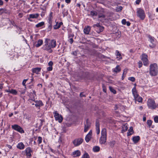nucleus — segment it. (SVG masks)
Here are the masks:
<instances>
[{
    "mask_svg": "<svg viewBox=\"0 0 158 158\" xmlns=\"http://www.w3.org/2000/svg\"><path fill=\"white\" fill-rule=\"evenodd\" d=\"M141 0H136V3L137 4H139V2H140Z\"/></svg>",
    "mask_w": 158,
    "mask_h": 158,
    "instance_id": "61",
    "label": "nucleus"
},
{
    "mask_svg": "<svg viewBox=\"0 0 158 158\" xmlns=\"http://www.w3.org/2000/svg\"><path fill=\"white\" fill-rule=\"evenodd\" d=\"M137 16L141 20H143L145 17L144 11L142 9H138L137 11Z\"/></svg>",
    "mask_w": 158,
    "mask_h": 158,
    "instance_id": "5",
    "label": "nucleus"
},
{
    "mask_svg": "<svg viewBox=\"0 0 158 158\" xmlns=\"http://www.w3.org/2000/svg\"><path fill=\"white\" fill-rule=\"evenodd\" d=\"M80 95L81 97L85 96V95L83 94V93L82 92L80 93Z\"/></svg>",
    "mask_w": 158,
    "mask_h": 158,
    "instance_id": "58",
    "label": "nucleus"
},
{
    "mask_svg": "<svg viewBox=\"0 0 158 158\" xmlns=\"http://www.w3.org/2000/svg\"><path fill=\"white\" fill-rule=\"evenodd\" d=\"M6 10L3 9H0V15L3 13H6Z\"/></svg>",
    "mask_w": 158,
    "mask_h": 158,
    "instance_id": "42",
    "label": "nucleus"
},
{
    "mask_svg": "<svg viewBox=\"0 0 158 158\" xmlns=\"http://www.w3.org/2000/svg\"><path fill=\"white\" fill-rule=\"evenodd\" d=\"M49 44H50V47L51 48H54L56 46V41L54 40H50Z\"/></svg>",
    "mask_w": 158,
    "mask_h": 158,
    "instance_id": "17",
    "label": "nucleus"
},
{
    "mask_svg": "<svg viewBox=\"0 0 158 158\" xmlns=\"http://www.w3.org/2000/svg\"><path fill=\"white\" fill-rule=\"evenodd\" d=\"M84 125V132H86L88 131L91 126V123L89 122L88 119L86 120V123H85Z\"/></svg>",
    "mask_w": 158,
    "mask_h": 158,
    "instance_id": "11",
    "label": "nucleus"
},
{
    "mask_svg": "<svg viewBox=\"0 0 158 158\" xmlns=\"http://www.w3.org/2000/svg\"><path fill=\"white\" fill-rule=\"evenodd\" d=\"M96 131L97 134L98 135L100 132V124L99 122L98 121H96Z\"/></svg>",
    "mask_w": 158,
    "mask_h": 158,
    "instance_id": "16",
    "label": "nucleus"
},
{
    "mask_svg": "<svg viewBox=\"0 0 158 158\" xmlns=\"http://www.w3.org/2000/svg\"><path fill=\"white\" fill-rule=\"evenodd\" d=\"M77 52L76 51H74L71 54L73 55L74 56H77Z\"/></svg>",
    "mask_w": 158,
    "mask_h": 158,
    "instance_id": "52",
    "label": "nucleus"
},
{
    "mask_svg": "<svg viewBox=\"0 0 158 158\" xmlns=\"http://www.w3.org/2000/svg\"><path fill=\"white\" fill-rule=\"evenodd\" d=\"M98 18H105V16L102 13H99L98 14Z\"/></svg>",
    "mask_w": 158,
    "mask_h": 158,
    "instance_id": "43",
    "label": "nucleus"
},
{
    "mask_svg": "<svg viewBox=\"0 0 158 158\" xmlns=\"http://www.w3.org/2000/svg\"><path fill=\"white\" fill-rule=\"evenodd\" d=\"M115 143V142L114 141H110L109 143V144L111 148H113L114 147Z\"/></svg>",
    "mask_w": 158,
    "mask_h": 158,
    "instance_id": "31",
    "label": "nucleus"
},
{
    "mask_svg": "<svg viewBox=\"0 0 158 158\" xmlns=\"http://www.w3.org/2000/svg\"><path fill=\"white\" fill-rule=\"evenodd\" d=\"M53 114L56 120L58 121L60 123H61L63 120V118L62 116L60 115L56 111L54 112Z\"/></svg>",
    "mask_w": 158,
    "mask_h": 158,
    "instance_id": "8",
    "label": "nucleus"
},
{
    "mask_svg": "<svg viewBox=\"0 0 158 158\" xmlns=\"http://www.w3.org/2000/svg\"><path fill=\"white\" fill-rule=\"evenodd\" d=\"M91 29L90 27L87 26V27L85 28L84 30H88V29H89V30Z\"/></svg>",
    "mask_w": 158,
    "mask_h": 158,
    "instance_id": "60",
    "label": "nucleus"
},
{
    "mask_svg": "<svg viewBox=\"0 0 158 158\" xmlns=\"http://www.w3.org/2000/svg\"><path fill=\"white\" fill-rule=\"evenodd\" d=\"M147 105L149 108L152 109H155L156 107L155 101L152 99H148Z\"/></svg>",
    "mask_w": 158,
    "mask_h": 158,
    "instance_id": "4",
    "label": "nucleus"
},
{
    "mask_svg": "<svg viewBox=\"0 0 158 158\" xmlns=\"http://www.w3.org/2000/svg\"><path fill=\"white\" fill-rule=\"evenodd\" d=\"M74 35L73 33H72L71 30H69V31H68V37L69 38H73Z\"/></svg>",
    "mask_w": 158,
    "mask_h": 158,
    "instance_id": "30",
    "label": "nucleus"
},
{
    "mask_svg": "<svg viewBox=\"0 0 158 158\" xmlns=\"http://www.w3.org/2000/svg\"><path fill=\"white\" fill-rule=\"evenodd\" d=\"M11 128L12 129L20 133H23L24 132V131L23 128L17 124H14L12 125Z\"/></svg>",
    "mask_w": 158,
    "mask_h": 158,
    "instance_id": "6",
    "label": "nucleus"
},
{
    "mask_svg": "<svg viewBox=\"0 0 158 158\" xmlns=\"http://www.w3.org/2000/svg\"><path fill=\"white\" fill-rule=\"evenodd\" d=\"M152 122L151 120H148L147 121V124L150 127L151 126Z\"/></svg>",
    "mask_w": 158,
    "mask_h": 158,
    "instance_id": "39",
    "label": "nucleus"
},
{
    "mask_svg": "<svg viewBox=\"0 0 158 158\" xmlns=\"http://www.w3.org/2000/svg\"><path fill=\"white\" fill-rule=\"evenodd\" d=\"M116 55L117 56H118L119 57V59H122V57L121 55L120 54V53L118 51L116 50Z\"/></svg>",
    "mask_w": 158,
    "mask_h": 158,
    "instance_id": "37",
    "label": "nucleus"
},
{
    "mask_svg": "<svg viewBox=\"0 0 158 158\" xmlns=\"http://www.w3.org/2000/svg\"><path fill=\"white\" fill-rule=\"evenodd\" d=\"M53 64V63L52 61H50L49 63H48V65L49 66H52H52Z\"/></svg>",
    "mask_w": 158,
    "mask_h": 158,
    "instance_id": "55",
    "label": "nucleus"
},
{
    "mask_svg": "<svg viewBox=\"0 0 158 158\" xmlns=\"http://www.w3.org/2000/svg\"><path fill=\"white\" fill-rule=\"evenodd\" d=\"M154 120L155 123H158V116H156L154 118Z\"/></svg>",
    "mask_w": 158,
    "mask_h": 158,
    "instance_id": "49",
    "label": "nucleus"
},
{
    "mask_svg": "<svg viewBox=\"0 0 158 158\" xmlns=\"http://www.w3.org/2000/svg\"><path fill=\"white\" fill-rule=\"evenodd\" d=\"M122 7L121 6H119L118 8H117L116 9V10L117 12L121 11L122 9Z\"/></svg>",
    "mask_w": 158,
    "mask_h": 158,
    "instance_id": "48",
    "label": "nucleus"
},
{
    "mask_svg": "<svg viewBox=\"0 0 158 158\" xmlns=\"http://www.w3.org/2000/svg\"><path fill=\"white\" fill-rule=\"evenodd\" d=\"M128 128V125L127 123L123 125L122 130V132L123 133L125 132Z\"/></svg>",
    "mask_w": 158,
    "mask_h": 158,
    "instance_id": "20",
    "label": "nucleus"
},
{
    "mask_svg": "<svg viewBox=\"0 0 158 158\" xmlns=\"http://www.w3.org/2000/svg\"><path fill=\"white\" fill-rule=\"evenodd\" d=\"M50 39H45L44 41V44L42 48V49L45 51H47L49 53H51L52 52V50L50 47V44H49Z\"/></svg>",
    "mask_w": 158,
    "mask_h": 158,
    "instance_id": "3",
    "label": "nucleus"
},
{
    "mask_svg": "<svg viewBox=\"0 0 158 158\" xmlns=\"http://www.w3.org/2000/svg\"><path fill=\"white\" fill-rule=\"evenodd\" d=\"M103 87V91L105 93H106V88L105 86H104L103 85L102 86Z\"/></svg>",
    "mask_w": 158,
    "mask_h": 158,
    "instance_id": "54",
    "label": "nucleus"
},
{
    "mask_svg": "<svg viewBox=\"0 0 158 158\" xmlns=\"http://www.w3.org/2000/svg\"><path fill=\"white\" fill-rule=\"evenodd\" d=\"M3 1L2 0H0V6H2L3 5Z\"/></svg>",
    "mask_w": 158,
    "mask_h": 158,
    "instance_id": "62",
    "label": "nucleus"
},
{
    "mask_svg": "<svg viewBox=\"0 0 158 158\" xmlns=\"http://www.w3.org/2000/svg\"><path fill=\"white\" fill-rule=\"evenodd\" d=\"M138 64L139 68H140L141 67H142V65H143V64L142 63V62L141 61H139Z\"/></svg>",
    "mask_w": 158,
    "mask_h": 158,
    "instance_id": "47",
    "label": "nucleus"
},
{
    "mask_svg": "<svg viewBox=\"0 0 158 158\" xmlns=\"http://www.w3.org/2000/svg\"><path fill=\"white\" fill-rule=\"evenodd\" d=\"M121 71V69L119 65H117L114 69L113 71L116 73L119 72Z\"/></svg>",
    "mask_w": 158,
    "mask_h": 158,
    "instance_id": "28",
    "label": "nucleus"
},
{
    "mask_svg": "<svg viewBox=\"0 0 158 158\" xmlns=\"http://www.w3.org/2000/svg\"><path fill=\"white\" fill-rule=\"evenodd\" d=\"M101 136L100 137L99 140V143L101 144H104L106 143V140L107 133L106 129L105 128H103L101 131Z\"/></svg>",
    "mask_w": 158,
    "mask_h": 158,
    "instance_id": "1",
    "label": "nucleus"
},
{
    "mask_svg": "<svg viewBox=\"0 0 158 158\" xmlns=\"http://www.w3.org/2000/svg\"><path fill=\"white\" fill-rule=\"evenodd\" d=\"M149 73L151 76H156L158 73V67L156 63L150 65Z\"/></svg>",
    "mask_w": 158,
    "mask_h": 158,
    "instance_id": "2",
    "label": "nucleus"
},
{
    "mask_svg": "<svg viewBox=\"0 0 158 158\" xmlns=\"http://www.w3.org/2000/svg\"><path fill=\"white\" fill-rule=\"evenodd\" d=\"M141 60L143 62V64L145 66H147L148 64V56L145 53H143L141 55Z\"/></svg>",
    "mask_w": 158,
    "mask_h": 158,
    "instance_id": "9",
    "label": "nucleus"
},
{
    "mask_svg": "<svg viewBox=\"0 0 158 158\" xmlns=\"http://www.w3.org/2000/svg\"><path fill=\"white\" fill-rule=\"evenodd\" d=\"M132 94L134 96V99L135 98H137V97H138L139 96V95L138 94L137 92L135 93H134V94Z\"/></svg>",
    "mask_w": 158,
    "mask_h": 158,
    "instance_id": "44",
    "label": "nucleus"
},
{
    "mask_svg": "<svg viewBox=\"0 0 158 158\" xmlns=\"http://www.w3.org/2000/svg\"><path fill=\"white\" fill-rule=\"evenodd\" d=\"M52 14H53L52 12H51L50 14V15H49V17H48L49 22L50 23H52L51 20L52 18Z\"/></svg>",
    "mask_w": 158,
    "mask_h": 158,
    "instance_id": "33",
    "label": "nucleus"
},
{
    "mask_svg": "<svg viewBox=\"0 0 158 158\" xmlns=\"http://www.w3.org/2000/svg\"><path fill=\"white\" fill-rule=\"evenodd\" d=\"M122 23L123 24H125L127 23L126 19H123V20H122Z\"/></svg>",
    "mask_w": 158,
    "mask_h": 158,
    "instance_id": "56",
    "label": "nucleus"
},
{
    "mask_svg": "<svg viewBox=\"0 0 158 158\" xmlns=\"http://www.w3.org/2000/svg\"><path fill=\"white\" fill-rule=\"evenodd\" d=\"M128 131L129 132L127 133V135L129 136L131 135L133 133V130L132 127H130Z\"/></svg>",
    "mask_w": 158,
    "mask_h": 158,
    "instance_id": "24",
    "label": "nucleus"
},
{
    "mask_svg": "<svg viewBox=\"0 0 158 158\" xmlns=\"http://www.w3.org/2000/svg\"><path fill=\"white\" fill-rule=\"evenodd\" d=\"M39 16V14H32L29 15V17H30V18L36 19Z\"/></svg>",
    "mask_w": 158,
    "mask_h": 158,
    "instance_id": "22",
    "label": "nucleus"
},
{
    "mask_svg": "<svg viewBox=\"0 0 158 158\" xmlns=\"http://www.w3.org/2000/svg\"><path fill=\"white\" fill-rule=\"evenodd\" d=\"M44 22H40L36 25V27H41L44 25Z\"/></svg>",
    "mask_w": 158,
    "mask_h": 158,
    "instance_id": "32",
    "label": "nucleus"
},
{
    "mask_svg": "<svg viewBox=\"0 0 158 158\" xmlns=\"http://www.w3.org/2000/svg\"><path fill=\"white\" fill-rule=\"evenodd\" d=\"M109 89L111 92H112L114 94H115L116 93V91L114 89L113 87H112L111 86H109Z\"/></svg>",
    "mask_w": 158,
    "mask_h": 158,
    "instance_id": "34",
    "label": "nucleus"
},
{
    "mask_svg": "<svg viewBox=\"0 0 158 158\" xmlns=\"http://www.w3.org/2000/svg\"><path fill=\"white\" fill-rule=\"evenodd\" d=\"M148 38L149 39V40L151 43H152V45H149V46L151 48H153L155 46V45L153 43V42L154 41V38L153 37H152L150 35H149L148 36Z\"/></svg>",
    "mask_w": 158,
    "mask_h": 158,
    "instance_id": "13",
    "label": "nucleus"
},
{
    "mask_svg": "<svg viewBox=\"0 0 158 158\" xmlns=\"http://www.w3.org/2000/svg\"><path fill=\"white\" fill-rule=\"evenodd\" d=\"M69 38V39L68 41L70 42V43L71 44H72L73 41V38Z\"/></svg>",
    "mask_w": 158,
    "mask_h": 158,
    "instance_id": "51",
    "label": "nucleus"
},
{
    "mask_svg": "<svg viewBox=\"0 0 158 158\" xmlns=\"http://www.w3.org/2000/svg\"><path fill=\"white\" fill-rule=\"evenodd\" d=\"M90 15L93 16H96L97 15V13L96 11L93 10L90 12Z\"/></svg>",
    "mask_w": 158,
    "mask_h": 158,
    "instance_id": "35",
    "label": "nucleus"
},
{
    "mask_svg": "<svg viewBox=\"0 0 158 158\" xmlns=\"http://www.w3.org/2000/svg\"><path fill=\"white\" fill-rule=\"evenodd\" d=\"M52 66H49L47 68V70L48 71H50L52 70Z\"/></svg>",
    "mask_w": 158,
    "mask_h": 158,
    "instance_id": "53",
    "label": "nucleus"
},
{
    "mask_svg": "<svg viewBox=\"0 0 158 158\" xmlns=\"http://www.w3.org/2000/svg\"><path fill=\"white\" fill-rule=\"evenodd\" d=\"M132 94H134V93H135L137 92V91H136V87H134L132 89Z\"/></svg>",
    "mask_w": 158,
    "mask_h": 158,
    "instance_id": "50",
    "label": "nucleus"
},
{
    "mask_svg": "<svg viewBox=\"0 0 158 158\" xmlns=\"http://www.w3.org/2000/svg\"><path fill=\"white\" fill-rule=\"evenodd\" d=\"M92 131L91 130H90L89 133L87 134L89 135H90L92 136Z\"/></svg>",
    "mask_w": 158,
    "mask_h": 158,
    "instance_id": "63",
    "label": "nucleus"
},
{
    "mask_svg": "<svg viewBox=\"0 0 158 158\" xmlns=\"http://www.w3.org/2000/svg\"><path fill=\"white\" fill-rule=\"evenodd\" d=\"M85 34H91L90 33V30H83Z\"/></svg>",
    "mask_w": 158,
    "mask_h": 158,
    "instance_id": "46",
    "label": "nucleus"
},
{
    "mask_svg": "<svg viewBox=\"0 0 158 158\" xmlns=\"http://www.w3.org/2000/svg\"><path fill=\"white\" fill-rule=\"evenodd\" d=\"M5 91L6 92H9L14 95H16L17 94V92L15 89H12L11 90H10V89H6L5 90Z\"/></svg>",
    "mask_w": 158,
    "mask_h": 158,
    "instance_id": "15",
    "label": "nucleus"
},
{
    "mask_svg": "<svg viewBox=\"0 0 158 158\" xmlns=\"http://www.w3.org/2000/svg\"><path fill=\"white\" fill-rule=\"evenodd\" d=\"M35 105L37 108H38L39 109H40V106H42L44 105V104L40 100H36L35 101Z\"/></svg>",
    "mask_w": 158,
    "mask_h": 158,
    "instance_id": "12",
    "label": "nucleus"
},
{
    "mask_svg": "<svg viewBox=\"0 0 158 158\" xmlns=\"http://www.w3.org/2000/svg\"><path fill=\"white\" fill-rule=\"evenodd\" d=\"M25 151L27 157V158H30L32 156L31 153L33 152L31 148L30 147H28L26 148Z\"/></svg>",
    "mask_w": 158,
    "mask_h": 158,
    "instance_id": "10",
    "label": "nucleus"
},
{
    "mask_svg": "<svg viewBox=\"0 0 158 158\" xmlns=\"http://www.w3.org/2000/svg\"><path fill=\"white\" fill-rule=\"evenodd\" d=\"M83 140V139L81 138L76 139L73 141V143L75 146H78L82 143Z\"/></svg>",
    "mask_w": 158,
    "mask_h": 158,
    "instance_id": "7",
    "label": "nucleus"
},
{
    "mask_svg": "<svg viewBox=\"0 0 158 158\" xmlns=\"http://www.w3.org/2000/svg\"><path fill=\"white\" fill-rule=\"evenodd\" d=\"M100 148L98 146H94L93 148V151L95 152H97L99 151Z\"/></svg>",
    "mask_w": 158,
    "mask_h": 158,
    "instance_id": "26",
    "label": "nucleus"
},
{
    "mask_svg": "<svg viewBox=\"0 0 158 158\" xmlns=\"http://www.w3.org/2000/svg\"><path fill=\"white\" fill-rule=\"evenodd\" d=\"M93 27H98L97 29H99V30H102L104 29V27L101 26L99 23H97L96 24L94 25Z\"/></svg>",
    "mask_w": 158,
    "mask_h": 158,
    "instance_id": "25",
    "label": "nucleus"
},
{
    "mask_svg": "<svg viewBox=\"0 0 158 158\" xmlns=\"http://www.w3.org/2000/svg\"><path fill=\"white\" fill-rule=\"evenodd\" d=\"M43 43V41L42 40H39L37 41V43L35 45L36 47H39L41 46Z\"/></svg>",
    "mask_w": 158,
    "mask_h": 158,
    "instance_id": "23",
    "label": "nucleus"
},
{
    "mask_svg": "<svg viewBox=\"0 0 158 158\" xmlns=\"http://www.w3.org/2000/svg\"><path fill=\"white\" fill-rule=\"evenodd\" d=\"M42 138L40 136H39L38 138L37 141L38 142L39 144H40L42 143Z\"/></svg>",
    "mask_w": 158,
    "mask_h": 158,
    "instance_id": "40",
    "label": "nucleus"
},
{
    "mask_svg": "<svg viewBox=\"0 0 158 158\" xmlns=\"http://www.w3.org/2000/svg\"><path fill=\"white\" fill-rule=\"evenodd\" d=\"M28 79H24L22 82V84L25 87V89L26 88V85L25 84L26 81H27Z\"/></svg>",
    "mask_w": 158,
    "mask_h": 158,
    "instance_id": "41",
    "label": "nucleus"
},
{
    "mask_svg": "<svg viewBox=\"0 0 158 158\" xmlns=\"http://www.w3.org/2000/svg\"><path fill=\"white\" fill-rule=\"evenodd\" d=\"M140 139V137L139 136H135L133 137V141L135 143H137Z\"/></svg>",
    "mask_w": 158,
    "mask_h": 158,
    "instance_id": "21",
    "label": "nucleus"
},
{
    "mask_svg": "<svg viewBox=\"0 0 158 158\" xmlns=\"http://www.w3.org/2000/svg\"><path fill=\"white\" fill-rule=\"evenodd\" d=\"M81 154V152L79 150H77L76 151H75L72 153V155L73 157H78L80 156Z\"/></svg>",
    "mask_w": 158,
    "mask_h": 158,
    "instance_id": "14",
    "label": "nucleus"
},
{
    "mask_svg": "<svg viewBox=\"0 0 158 158\" xmlns=\"http://www.w3.org/2000/svg\"><path fill=\"white\" fill-rule=\"evenodd\" d=\"M49 25L48 26V28L49 29H51L52 28V24H51L52 23H50L49 22Z\"/></svg>",
    "mask_w": 158,
    "mask_h": 158,
    "instance_id": "57",
    "label": "nucleus"
},
{
    "mask_svg": "<svg viewBox=\"0 0 158 158\" xmlns=\"http://www.w3.org/2000/svg\"><path fill=\"white\" fill-rule=\"evenodd\" d=\"M81 158H89V156L87 153H85Z\"/></svg>",
    "mask_w": 158,
    "mask_h": 158,
    "instance_id": "36",
    "label": "nucleus"
},
{
    "mask_svg": "<svg viewBox=\"0 0 158 158\" xmlns=\"http://www.w3.org/2000/svg\"><path fill=\"white\" fill-rule=\"evenodd\" d=\"M65 0V2L68 3H69L71 1V0Z\"/></svg>",
    "mask_w": 158,
    "mask_h": 158,
    "instance_id": "64",
    "label": "nucleus"
},
{
    "mask_svg": "<svg viewBox=\"0 0 158 158\" xmlns=\"http://www.w3.org/2000/svg\"><path fill=\"white\" fill-rule=\"evenodd\" d=\"M41 68H36L32 69V72L33 73L38 74L39 72H40L41 71Z\"/></svg>",
    "mask_w": 158,
    "mask_h": 158,
    "instance_id": "19",
    "label": "nucleus"
},
{
    "mask_svg": "<svg viewBox=\"0 0 158 158\" xmlns=\"http://www.w3.org/2000/svg\"><path fill=\"white\" fill-rule=\"evenodd\" d=\"M91 138V136L87 134L86 136L85 139L86 142H88Z\"/></svg>",
    "mask_w": 158,
    "mask_h": 158,
    "instance_id": "27",
    "label": "nucleus"
},
{
    "mask_svg": "<svg viewBox=\"0 0 158 158\" xmlns=\"http://www.w3.org/2000/svg\"><path fill=\"white\" fill-rule=\"evenodd\" d=\"M134 100L135 101H137L139 102H142L143 99L141 97L139 96V97H137V98H135Z\"/></svg>",
    "mask_w": 158,
    "mask_h": 158,
    "instance_id": "29",
    "label": "nucleus"
},
{
    "mask_svg": "<svg viewBox=\"0 0 158 158\" xmlns=\"http://www.w3.org/2000/svg\"><path fill=\"white\" fill-rule=\"evenodd\" d=\"M3 83H1L0 84V89H2L3 88Z\"/></svg>",
    "mask_w": 158,
    "mask_h": 158,
    "instance_id": "59",
    "label": "nucleus"
},
{
    "mask_svg": "<svg viewBox=\"0 0 158 158\" xmlns=\"http://www.w3.org/2000/svg\"><path fill=\"white\" fill-rule=\"evenodd\" d=\"M128 80L132 82H134L135 81V78L134 77H131L128 78Z\"/></svg>",
    "mask_w": 158,
    "mask_h": 158,
    "instance_id": "45",
    "label": "nucleus"
},
{
    "mask_svg": "<svg viewBox=\"0 0 158 158\" xmlns=\"http://www.w3.org/2000/svg\"><path fill=\"white\" fill-rule=\"evenodd\" d=\"M60 24H58V22L56 23V25H54V29H57L60 28Z\"/></svg>",
    "mask_w": 158,
    "mask_h": 158,
    "instance_id": "38",
    "label": "nucleus"
},
{
    "mask_svg": "<svg viewBox=\"0 0 158 158\" xmlns=\"http://www.w3.org/2000/svg\"><path fill=\"white\" fill-rule=\"evenodd\" d=\"M17 148L20 150H22L24 149L25 145L22 142H20L18 143L16 146Z\"/></svg>",
    "mask_w": 158,
    "mask_h": 158,
    "instance_id": "18",
    "label": "nucleus"
}]
</instances>
